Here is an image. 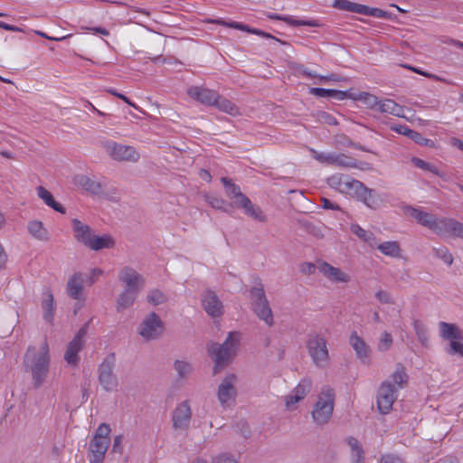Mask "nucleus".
Returning a JSON list of instances; mask_svg holds the SVG:
<instances>
[{"label":"nucleus","instance_id":"obj_10","mask_svg":"<svg viewBox=\"0 0 463 463\" xmlns=\"http://www.w3.org/2000/svg\"><path fill=\"white\" fill-rule=\"evenodd\" d=\"M164 330V325L160 317L156 313H151L142 322L139 334L146 340L157 338Z\"/></svg>","mask_w":463,"mask_h":463},{"label":"nucleus","instance_id":"obj_60","mask_svg":"<svg viewBox=\"0 0 463 463\" xmlns=\"http://www.w3.org/2000/svg\"><path fill=\"white\" fill-rule=\"evenodd\" d=\"M34 33L39 35L40 37H43L44 39H47V40H50V41H55V42H61V41H64L70 37L72 36V34H66V35H63V36H61V37H52V36H49L47 33H45L44 32H42V31H37L35 30L34 31Z\"/></svg>","mask_w":463,"mask_h":463},{"label":"nucleus","instance_id":"obj_6","mask_svg":"<svg viewBox=\"0 0 463 463\" xmlns=\"http://www.w3.org/2000/svg\"><path fill=\"white\" fill-rule=\"evenodd\" d=\"M335 402V392L330 387L322 389L312 411V417L316 423L325 424L332 416Z\"/></svg>","mask_w":463,"mask_h":463},{"label":"nucleus","instance_id":"obj_45","mask_svg":"<svg viewBox=\"0 0 463 463\" xmlns=\"http://www.w3.org/2000/svg\"><path fill=\"white\" fill-rule=\"evenodd\" d=\"M361 92L362 91H356L353 88H350L346 90H337L336 99H338V100L352 99V100L357 101L359 95H361Z\"/></svg>","mask_w":463,"mask_h":463},{"label":"nucleus","instance_id":"obj_51","mask_svg":"<svg viewBox=\"0 0 463 463\" xmlns=\"http://www.w3.org/2000/svg\"><path fill=\"white\" fill-rule=\"evenodd\" d=\"M344 177L345 175L335 174L327 178V184L330 187L341 192L343 183L345 182V180H343Z\"/></svg>","mask_w":463,"mask_h":463},{"label":"nucleus","instance_id":"obj_54","mask_svg":"<svg viewBox=\"0 0 463 463\" xmlns=\"http://www.w3.org/2000/svg\"><path fill=\"white\" fill-rule=\"evenodd\" d=\"M212 463H238V461L227 453H222L216 456Z\"/></svg>","mask_w":463,"mask_h":463},{"label":"nucleus","instance_id":"obj_44","mask_svg":"<svg viewBox=\"0 0 463 463\" xmlns=\"http://www.w3.org/2000/svg\"><path fill=\"white\" fill-rule=\"evenodd\" d=\"M361 14L373 16L377 18H389L390 15L386 11H383L380 8L369 7L367 5H362Z\"/></svg>","mask_w":463,"mask_h":463},{"label":"nucleus","instance_id":"obj_32","mask_svg":"<svg viewBox=\"0 0 463 463\" xmlns=\"http://www.w3.org/2000/svg\"><path fill=\"white\" fill-rule=\"evenodd\" d=\"M74 184L75 185L91 194H98L100 192L99 184L83 175H76L74 177Z\"/></svg>","mask_w":463,"mask_h":463},{"label":"nucleus","instance_id":"obj_40","mask_svg":"<svg viewBox=\"0 0 463 463\" xmlns=\"http://www.w3.org/2000/svg\"><path fill=\"white\" fill-rule=\"evenodd\" d=\"M452 218H437L432 232L439 236H448Z\"/></svg>","mask_w":463,"mask_h":463},{"label":"nucleus","instance_id":"obj_23","mask_svg":"<svg viewBox=\"0 0 463 463\" xmlns=\"http://www.w3.org/2000/svg\"><path fill=\"white\" fill-rule=\"evenodd\" d=\"M43 319L52 323L55 313L54 297L50 288H46L43 292V299L41 303Z\"/></svg>","mask_w":463,"mask_h":463},{"label":"nucleus","instance_id":"obj_39","mask_svg":"<svg viewBox=\"0 0 463 463\" xmlns=\"http://www.w3.org/2000/svg\"><path fill=\"white\" fill-rule=\"evenodd\" d=\"M333 7L338 10L347 11L359 14H361L362 10L361 4L353 3L349 0H335L333 3Z\"/></svg>","mask_w":463,"mask_h":463},{"label":"nucleus","instance_id":"obj_11","mask_svg":"<svg viewBox=\"0 0 463 463\" xmlns=\"http://www.w3.org/2000/svg\"><path fill=\"white\" fill-rule=\"evenodd\" d=\"M118 279L124 289L139 292L144 286V278L130 267H124L118 273Z\"/></svg>","mask_w":463,"mask_h":463},{"label":"nucleus","instance_id":"obj_58","mask_svg":"<svg viewBox=\"0 0 463 463\" xmlns=\"http://www.w3.org/2000/svg\"><path fill=\"white\" fill-rule=\"evenodd\" d=\"M390 128L398 133V134H401V135H403L405 137H409L410 135V132L411 131V129L410 128H408L407 126L405 125H399V124H392L390 126Z\"/></svg>","mask_w":463,"mask_h":463},{"label":"nucleus","instance_id":"obj_42","mask_svg":"<svg viewBox=\"0 0 463 463\" xmlns=\"http://www.w3.org/2000/svg\"><path fill=\"white\" fill-rule=\"evenodd\" d=\"M413 328L421 345H427L429 342V335L424 324L420 320H415L413 322Z\"/></svg>","mask_w":463,"mask_h":463},{"label":"nucleus","instance_id":"obj_1","mask_svg":"<svg viewBox=\"0 0 463 463\" xmlns=\"http://www.w3.org/2000/svg\"><path fill=\"white\" fill-rule=\"evenodd\" d=\"M49 345L44 341L39 347L29 346L24 354V365L32 374L33 383L39 388L46 379L50 367Z\"/></svg>","mask_w":463,"mask_h":463},{"label":"nucleus","instance_id":"obj_18","mask_svg":"<svg viewBox=\"0 0 463 463\" xmlns=\"http://www.w3.org/2000/svg\"><path fill=\"white\" fill-rule=\"evenodd\" d=\"M191 409L187 402L178 405L173 413V425L175 429H185L191 420Z\"/></svg>","mask_w":463,"mask_h":463},{"label":"nucleus","instance_id":"obj_55","mask_svg":"<svg viewBox=\"0 0 463 463\" xmlns=\"http://www.w3.org/2000/svg\"><path fill=\"white\" fill-rule=\"evenodd\" d=\"M376 298L383 304H393V300L389 292L385 290H379L375 294Z\"/></svg>","mask_w":463,"mask_h":463},{"label":"nucleus","instance_id":"obj_63","mask_svg":"<svg viewBox=\"0 0 463 463\" xmlns=\"http://www.w3.org/2000/svg\"><path fill=\"white\" fill-rule=\"evenodd\" d=\"M380 463H403L402 459L394 455H383Z\"/></svg>","mask_w":463,"mask_h":463},{"label":"nucleus","instance_id":"obj_61","mask_svg":"<svg viewBox=\"0 0 463 463\" xmlns=\"http://www.w3.org/2000/svg\"><path fill=\"white\" fill-rule=\"evenodd\" d=\"M408 137L411 138V140H413L415 143L420 144V145H427L428 142L430 141L429 139L422 137V136L419 132L412 130V129L410 132V135Z\"/></svg>","mask_w":463,"mask_h":463},{"label":"nucleus","instance_id":"obj_48","mask_svg":"<svg viewBox=\"0 0 463 463\" xmlns=\"http://www.w3.org/2000/svg\"><path fill=\"white\" fill-rule=\"evenodd\" d=\"M337 90H329L324 88H310L309 93L320 98H335L336 99Z\"/></svg>","mask_w":463,"mask_h":463},{"label":"nucleus","instance_id":"obj_62","mask_svg":"<svg viewBox=\"0 0 463 463\" xmlns=\"http://www.w3.org/2000/svg\"><path fill=\"white\" fill-rule=\"evenodd\" d=\"M317 269V267L311 262H305V263H302L300 266L301 272L306 275L313 274Z\"/></svg>","mask_w":463,"mask_h":463},{"label":"nucleus","instance_id":"obj_22","mask_svg":"<svg viewBox=\"0 0 463 463\" xmlns=\"http://www.w3.org/2000/svg\"><path fill=\"white\" fill-rule=\"evenodd\" d=\"M407 214L413 218L420 225L432 231L437 217L430 213L423 212L420 209L410 207L406 211Z\"/></svg>","mask_w":463,"mask_h":463},{"label":"nucleus","instance_id":"obj_9","mask_svg":"<svg viewBox=\"0 0 463 463\" xmlns=\"http://www.w3.org/2000/svg\"><path fill=\"white\" fill-rule=\"evenodd\" d=\"M115 365V356L113 354L107 355L99 365V381L104 390L108 392L114 391L118 386V381L113 373Z\"/></svg>","mask_w":463,"mask_h":463},{"label":"nucleus","instance_id":"obj_29","mask_svg":"<svg viewBox=\"0 0 463 463\" xmlns=\"http://www.w3.org/2000/svg\"><path fill=\"white\" fill-rule=\"evenodd\" d=\"M87 247L93 250H99L102 249H110L114 246L115 241L109 235L92 236L88 241Z\"/></svg>","mask_w":463,"mask_h":463},{"label":"nucleus","instance_id":"obj_26","mask_svg":"<svg viewBox=\"0 0 463 463\" xmlns=\"http://www.w3.org/2000/svg\"><path fill=\"white\" fill-rule=\"evenodd\" d=\"M439 335L444 340L463 339L461 330L455 324L439 322Z\"/></svg>","mask_w":463,"mask_h":463},{"label":"nucleus","instance_id":"obj_36","mask_svg":"<svg viewBox=\"0 0 463 463\" xmlns=\"http://www.w3.org/2000/svg\"><path fill=\"white\" fill-rule=\"evenodd\" d=\"M346 443L350 447L354 457L353 463H364V449L359 441L354 437H349L346 439Z\"/></svg>","mask_w":463,"mask_h":463},{"label":"nucleus","instance_id":"obj_8","mask_svg":"<svg viewBox=\"0 0 463 463\" xmlns=\"http://www.w3.org/2000/svg\"><path fill=\"white\" fill-rule=\"evenodd\" d=\"M250 298L255 314L260 319L265 321L267 325H271L273 322L272 312L266 299L264 288L260 283L258 287H254L250 290Z\"/></svg>","mask_w":463,"mask_h":463},{"label":"nucleus","instance_id":"obj_31","mask_svg":"<svg viewBox=\"0 0 463 463\" xmlns=\"http://www.w3.org/2000/svg\"><path fill=\"white\" fill-rule=\"evenodd\" d=\"M138 292L124 289L117 300V310L121 312L133 306Z\"/></svg>","mask_w":463,"mask_h":463},{"label":"nucleus","instance_id":"obj_17","mask_svg":"<svg viewBox=\"0 0 463 463\" xmlns=\"http://www.w3.org/2000/svg\"><path fill=\"white\" fill-rule=\"evenodd\" d=\"M317 269L324 277L332 282L346 283L350 280V276L346 272L326 261L319 262Z\"/></svg>","mask_w":463,"mask_h":463},{"label":"nucleus","instance_id":"obj_12","mask_svg":"<svg viewBox=\"0 0 463 463\" xmlns=\"http://www.w3.org/2000/svg\"><path fill=\"white\" fill-rule=\"evenodd\" d=\"M107 152L109 156L118 161H137L139 154L133 146L109 142L106 145Z\"/></svg>","mask_w":463,"mask_h":463},{"label":"nucleus","instance_id":"obj_33","mask_svg":"<svg viewBox=\"0 0 463 463\" xmlns=\"http://www.w3.org/2000/svg\"><path fill=\"white\" fill-rule=\"evenodd\" d=\"M207 22L210 24H215L225 27L241 30L243 32L251 33L256 35H261L263 33V32L259 29H251L248 25L237 22H226L222 19H209Z\"/></svg>","mask_w":463,"mask_h":463},{"label":"nucleus","instance_id":"obj_3","mask_svg":"<svg viewBox=\"0 0 463 463\" xmlns=\"http://www.w3.org/2000/svg\"><path fill=\"white\" fill-rule=\"evenodd\" d=\"M187 94L191 99L203 105L215 107L219 110L232 116L239 114L238 108L231 100L219 95L213 90L201 86H193L187 90Z\"/></svg>","mask_w":463,"mask_h":463},{"label":"nucleus","instance_id":"obj_52","mask_svg":"<svg viewBox=\"0 0 463 463\" xmlns=\"http://www.w3.org/2000/svg\"><path fill=\"white\" fill-rule=\"evenodd\" d=\"M463 339H453L449 340V348L448 349V353L449 354H459L463 357V343L461 342Z\"/></svg>","mask_w":463,"mask_h":463},{"label":"nucleus","instance_id":"obj_14","mask_svg":"<svg viewBox=\"0 0 463 463\" xmlns=\"http://www.w3.org/2000/svg\"><path fill=\"white\" fill-rule=\"evenodd\" d=\"M110 427L106 423H101L93 437L92 441L90 445V452H98L106 454L109 448L110 439Z\"/></svg>","mask_w":463,"mask_h":463},{"label":"nucleus","instance_id":"obj_5","mask_svg":"<svg viewBox=\"0 0 463 463\" xmlns=\"http://www.w3.org/2000/svg\"><path fill=\"white\" fill-rule=\"evenodd\" d=\"M222 183L225 187L226 194L236 207L243 209L244 213L253 219L263 220L262 213L260 208L252 204L251 201L241 192L237 184H233L227 177H222Z\"/></svg>","mask_w":463,"mask_h":463},{"label":"nucleus","instance_id":"obj_20","mask_svg":"<svg viewBox=\"0 0 463 463\" xmlns=\"http://www.w3.org/2000/svg\"><path fill=\"white\" fill-rule=\"evenodd\" d=\"M203 306L206 313L213 317H220L222 314V304L212 291L204 294Z\"/></svg>","mask_w":463,"mask_h":463},{"label":"nucleus","instance_id":"obj_59","mask_svg":"<svg viewBox=\"0 0 463 463\" xmlns=\"http://www.w3.org/2000/svg\"><path fill=\"white\" fill-rule=\"evenodd\" d=\"M34 33L39 35L40 37H43L44 39H47V40H50V41H55V42H61V41H64L70 37L72 36V34H66V35H63V36H61V37H52V36H49L47 33H45L44 32H42V31H37L35 30L34 31Z\"/></svg>","mask_w":463,"mask_h":463},{"label":"nucleus","instance_id":"obj_50","mask_svg":"<svg viewBox=\"0 0 463 463\" xmlns=\"http://www.w3.org/2000/svg\"><path fill=\"white\" fill-rule=\"evenodd\" d=\"M449 237H458L463 239V223L453 219L450 222Z\"/></svg>","mask_w":463,"mask_h":463},{"label":"nucleus","instance_id":"obj_21","mask_svg":"<svg viewBox=\"0 0 463 463\" xmlns=\"http://www.w3.org/2000/svg\"><path fill=\"white\" fill-rule=\"evenodd\" d=\"M267 17L270 20H276V21H283L288 25L291 26H310V27H319L321 26V24L319 20L317 19H311V20H302V19H295L291 16L288 15H281L275 13H269L267 14Z\"/></svg>","mask_w":463,"mask_h":463},{"label":"nucleus","instance_id":"obj_43","mask_svg":"<svg viewBox=\"0 0 463 463\" xmlns=\"http://www.w3.org/2000/svg\"><path fill=\"white\" fill-rule=\"evenodd\" d=\"M392 343H393V339H392L391 333L384 331L382 333V335L378 340L377 349L380 352H386L392 347Z\"/></svg>","mask_w":463,"mask_h":463},{"label":"nucleus","instance_id":"obj_64","mask_svg":"<svg viewBox=\"0 0 463 463\" xmlns=\"http://www.w3.org/2000/svg\"><path fill=\"white\" fill-rule=\"evenodd\" d=\"M297 71H298V73H299L307 78H318V75L316 72L311 71L308 69H307L301 65L297 66Z\"/></svg>","mask_w":463,"mask_h":463},{"label":"nucleus","instance_id":"obj_16","mask_svg":"<svg viewBox=\"0 0 463 463\" xmlns=\"http://www.w3.org/2000/svg\"><path fill=\"white\" fill-rule=\"evenodd\" d=\"M312 387V382L310 379L304 378L296 386V388L292 391V392L288 395L285 399L286 406L288 410H292L293 406L304 399L306 395L310 392Z\"/></svg>","mask_w":463,"mask_h":463},{"label":"nucleus","instance_id":"obj_47","mask_svg":"<svg viewBox=\"0 0 463 463\" xmlns=\"http://www.w3.org/2000/svg\"><path fill=\"white\" fill-rule=\"evenodd\" d=\"M351 231L365 242L371 243L373 240V233L364 230L358 224H353L351 226Z\"/></svg>","mask_w":463,"mask_h":463},{"label":"nucleus","instance_id":"obj_4","mask_svg":"<svg viewBox=\"0 0 463 463\" xmlns=\"http://www.w3.org/2000/svg\"><path fill=\"white\" fill-rule=\"evenodd\" d=\"M240 342V334L231 332L222 345L213 344L209 347V354L214 360V373L222 370L234 355Z\"/></svg>","mask_w":463,"mask_h":463},{"label":"nucleus","instance_id":"obj_24","mask_svg":"<svg viewBox=\"0 0 463 463\" xmlns=\"http://www.w3.org/2000/svg\"><path fill=\"white\" fill-rule=\"evenodd\" d=\"M377 109L382 113L391 114L398 118H405L404 107L392 99H384L379 101Z\"/></svg>","mask_w":463,"mask_h":463},{"label":"nucleus","instance_id":"obj_57","mask_svg":"<svg viewBox=\"0 0 463 463\" xmlns=\"http://www.w3.org/2000/svg\"><path fill=\"white\" fill-rule=\"evenodd\" d=\"M175 367L180 376H184L191 369L190 364L183 361H176Z\"/></svg>","mask_w":463,"mask_h":463},{"label":"nucleus","instance_id":"obj_25","mask_svg":"<svg viewBox=\"0 0 463 463\" xmlns=\"http://www.w3.org/2000/svg\"><path fill=\"white\" fill-rule=\"evenodd\" d=\"M73 224V232L76 240L79 242L83 243L85 246L88 245V241H90V238H92V233L90 226L82 223L80 221L74 219L72 221Z\"/></svg>","mask_w":463,"mask_h":463},{"label":"nucleus","instance_id":"obj_2","mask_svg":"<svg viewBox=\"0 0 463 463\" xmlns=\"http://www.w3.org/2000/svg\"><path fill=\"white\" fill-rule=\"evenodd\" d=\"M407 381L408 376L404 368L399 366L390 378L380 385L376 396V403L382 414H387L391 411L393 402L397 399L398 389H402L406 385Z\"/></svg>","mask_w":463,"mask_h":463},{"label":"nucleus","instance_id":"obj_27","mask_svg":"<svg viewBox=\"0 0 463 463\" xmlns=\"http://www.w3.org/2000/svg\"><path fill=\"white\" fill-rule=\"evenodd\" d=\"M343 180H345V182L343 183L342 190L340 193L356 197L359 192L361 193L364 191V184L360 181L353 179L348 175H345Z\"/></svg>","mask_w":463,"mask_h":463},{"label":"nucleus","instance_id":"obj_46","mask_svg":"<svg viewBox=\"0 0 463 463\" xmlns=\"http://www.w3.org/2000/svg\"><path fill=\"white\" fill-rule=\"evenodd\" d=\"M312 156L321 164L332 165L335 153H319L315 149L310 150Z\"/></svg>","mask_w":463,"mask_h":463},{"label":"nucleus","instance_id":"obj_19","mask_svg":"<svg viewBox=\"0 0 463 463\" xmlns=\"http://www.w3.org/2000/svg\"><path fill=\"white\" fill-rule=\"evenodd\" d=\"M349 344L355 352L356 356L363 362L367 360L371 354L370 346L365 341L357 335L356 332H353L349 336Z\"/></svg>","mask_w":463,"mask_h":463},{"label":"nucleus","instance_id":"obj_37","mask_svg":"<svg viewBox=\"0 0 463 463\" xmlns=\"http://www.w3.org/2000/svg\"><path fill=\"white\" fill-rule=\"evenodd\" d=\"M377 249L389 257L397 258L401 255V249L397 241H384L377 246Z\"/></svg>","mask_w":463,"mask_h":463},{"label":"nucleus","instance_id":"obj_53","mask_svg":"<svg viewBox=\"0 0 463 463\" xmlns=\"http://www.w3.org/2000/svg\"><path fill=\"white\" fill-rule=\"evenodd\" d=\"M436 255L441 259L446 264L450 265L453 262V257L447 248H439L435 250Z\"/></svg>","mask_w":463,"mask_h":463},{"label":"nucleus","instance_id":"obj_15","mask_svg":"<svg viewBox=\"0 0 463 463\" xmlns=\"http://www.w3.org/2000/svg\"><path fill=\"white\" fill-rule=\"evenodd\" d=\"M235 381V375L230 374L223 379L218 388V400L223 407H229L234 402L236 395Z\"/></svg>","mask_w":463,"mask_h":463},{"label":"nucleus","instance_id":"obj_35","mask_svg":"<svg viewBox=\"0 0 463 463\" xmlns=\"http://www.w3.org/2000/svg\"><path fill=\"white\" fill-rule=\"evenodd\" d=\"M29 233L35 239L46 241L48 239V232L44 228L43 223L40 221H32L27 226Z\"/></svg>","mask_w":463,"mask_h":463},{"label":"nucleus","instance_id":"obj_34","mask_svg":"<svg viewBox=\"0 0 463 463\" xmlns=\"http://www.w3.org/2000/svg\"><path fill=\"white\" fill-rule=\"evenodd\" d=\"M363 192H359L356 198L362 201L365 205L370 208H377L379 205L380 199L373 190L367 188L364 185Z\"/></svg>","mask_w":463,"mask_h":463},{"label":"nucleus","instance_id":"obj_13","mask_svg":"<svg viewBox=\"0 0 463 463\" xmlns=\"http://www.w3.org/2000/svg\"><path fill=\"white\" fill-rule=\"evenodd\" d=\"M87 323L84 326H82L77 333V335L74 336V338L69 343L65 354L64 359L67 362L68 364L76 365L79 361L78 354L81 350L84 337L87 333Z\"/></svg>","mask_w":463,"mask_h":463},{"label":"nucleus","instance_id":"obj_7","mask_svg":"<svg viewBox=\"0 0 463 463\" xmlns=\"http://www.w3.org/2000/svg\"><path fill=\"white\" fill-rule=\"evenodd\" d=\"M307 348L313 363L320 368L329 364V352L324 336L318 334L310 335L307 341Z\"/></svg>","mask_w":463,"mask_h":463},{"label":"nucleus","instance_id":"obj_28","mask_svg":"<svg viewBox=\"0 0 463 463\" xmlns=\"http://www.w3.org/2000/svg\"><path fill=\"white\" fill-rule=\"evenodd\" d=\"M36 191L39 198H41L46 205L61 213H65L64 207L54 200L52 194L47 189L43 186H38Z\"/></svg>","mask_w":463,"mask_h":463},{"label":"nucleus","instance_id":"obj_38","mask_svg":"<svg viewBox=\"0 0 463 463\" xmlns=\"http://www.w3.org/2000/svg\"><path fill=\"white\" fill-rule=\"evenodd\" d=\"M332 165L336 167L355 168L357 167V162L354 158L347 155L335 153Z\"/></svg>","mask_w":463,"mask_h":463},{"label":"nucleus","instance_id":"obj_49","mask_svg":"<svg viewBox=\"0 0 463 463\" xmlns=\"http://www.w3.org/2000/svg\"><path fill=\"white\" fill-rule=\"evenodd\" d=\"M147 302L152 305H159L165 301V296L158 289L151 290L146 297Z\"/></svg>","mask_w":463,"mask_h":463},{"label":"nucleus","instance_id":"obj_41","mask_svg":"<svg viewBox=\"0 0 463 463\" xmlns=\"http://www.w3.org/2000/svg\"><path fill=\"white\" fill-rule=\"evenodd\" d=\"M357 101H361L367 109H377L380 100L373 94L362 91Z\"/></svg>","mask_w":463,"mask_h":463},{"label":"nucleus","instance_id":"obj_56","mask_svg":"<svg viewBox=\"0 0 463 463\" xmlns=\"http://www.w3.org/2000/svg\"><path fill=\"white\" fill-rule=\"evenodd\" d=\"M319 120L324 123V124H326V125H330V126H335L337 125V120L336 118L327 113V112H322L320 115H319Z\"/></svg>","mask_w":463,"mask_h":463},{"label":"nucleus","instance_id":"obj_30","mask_svg":"<svg viewBox=\"0 0 463 463\" xmlns=\"http://www.w3.org/2000/svg\"><path fill=\"white\" fill-rule=\"evenodd\" d=\"M83 288V280L80 274H74L67 283L68 294L74 299H80Z\"/></svg>","mask_w":463,"mask_h":463}]
</instances>
